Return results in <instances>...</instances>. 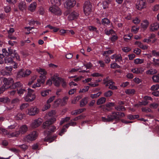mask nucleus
Listing matches in <instances>:
<instances>
[{"label":"nucleus","instance_id":"f257e3e1","mask_svg":"<svg viewBox=\"0 0 159 159\" xmlns=\"http://www.w3.org/2000/svg\"><path fill=\"white\" fill-rule=\"evenodd\" d=\"M38 136V133L36 131L30 132L29 134L25 136L24 140L27 142H30L35 140Z\"/></svg>","mask_w":159,"mask_h":159},{"label":"nucleus","instance_id":"f03ea898","mask_svg":"<svg viewBox=\"0 0 159 159\" xmlns=\"http://www.w3.org/2000/svg\"><path fill=\"white\" fill-rule=\"evenodd\" d=\"M2 82L3 84L2 86L7 89L12 88L13 83L14 81L11 78H4L3 79Z\"/></svg>","mask_w":159,"mask_h":159},{"label":"nucleus","instance_id":"7ed1b4c3","mask_svg":"<svg viewBox=\"0 0 159 159\" xmlns=\"http://www.w3.org/2000/svg\"><path fill=\"white\" fill-rule=\"evenodd\" d=\"M36 96L34 93V91L30 89H28L27 94L24 97V99L27 102H32L35 98Z\"/></svg>","mask_w":159,"mask_h":159},{"label":"nucleus","instance_id":"20e7f679","mask_svg":"<svg viewBox=\"0 0 159 159\" xmlns=\"http://www.w3.org/2000/svg\"><path fill=\"white\" fill-rule=\"evenodd\" d=\"M92 7L90 2L89 1L85 2L83 6L84 11L86 15H89L91 12Z\"/></svg>","mask_w":159,"mask_h":159},{"label":"nucleus","instance_id":"39448f33","mask_svg":"<svg viewBox=\"0 0 159 159\" xmlns=\"http://www.w3.org/2000/svg\"><path fill=\"white\" fill-rule=\"evenodd\" d=\"M39 112V109L36 107H32L27 109V114L30 116H34Z\"/></svg>","mask_w":159,"mask_h":159},{"label":"nucleus","instance_id":"423d86ee","mask_svg":"<svg viewBox=\"0 0 159 159\" xmlns=\"http://www.w3.org/2000/svg\"><path fill=\"white\" fill-rule=\"evenodd\" d=\"M147 4L146 0H139L136 4V8L139 10H141L146 7Z\"/></svg>","mask_w":159,"mask_h":159},{"label":"nucleus","instance_id":"0eeeda50","mask_svg":"<svg viewBox=\"0 0 159 159\" xmlns=\"http://www.w3.org/2000/svg\"><path fill=\"white\" fill-rule=\"evenodd\" d=\"M51 79L55 86L58 87L60 85L61 78L59 77V75L57 73L54 74L53 76L51 77Z\"/></svg>","mask_w":159,"mask_h":159},{"label":"nucleus","instance_id":"6e6552de","mask_svg":"<svg viewBox=\"0 0 159 159\" xmlns=\"http://www.w3.org/2000/svg\"><path fill=\"white\" fill-rule=\"evenodd\" d=\"M43 121L42 119L39 118H38L33 120L30 126L33 128H37L41 125Z\"/></svg>","mask_w":159,"mask_h":159},{"label":"nucleus","instance_id":"1a4fd4ad","mask_svg":"<svg viewBox=\"0 0 159 159\" xmlns=\"http://www.w3.org/2000/svg\"><path fill=\"white\" fill-rule=\"evenodd\" d=\"M49 10L51 13L56 15H61L62 13L59 8L55 5L50 6Z\"/></svg>","mask_w":159,"mask_h":159},{"label":"nucleus","instance_id":"9d476101","mask_svg":"<svg viewBox=\"0 0 159 159\" xmlns=\"http://www.w3.org/2000/svg\"><path fill=\"white\" fill-rule=\"evenodd\" d=\"M103 81H104L103 84L105 85L106 86H108V88L109 89L112 90H115L117 89V86L114 85L115 84V83L111 80H104Z\"/></svg>","mask_w":159,"mask_h":159},{"label":"nucleus","instance_id":"9b49d317","mask_svg":"<svg viewBox=\"0 0 159 159\" xmlns=\"http://www.w3.org/2000/svg\"><path fill=\"white\" fill-rule=\"evenodd\" d=\"M76 4V1L75 0H67L65 2L64 5L65 7L68 8L73 7Z\"/></svg>","mask_w":159,"mask_h":159},{"label":"nucleus","instance_id":"f8f14e48","mask_svg":"<svg viewBox=\"0 0 159 159\" xmlns=\"http://www.w3.org/2000/svg\"><path fill=\"white\" fill-rule=\"evenodd\" d=\"M79 16L78 12L77 11H74L70 13L69 15L68 18L69 20H72L77 19Z\"/></svg>","mask_w":159,"mask_h":159},{"label":"nucleus","instance_id":"ddd939ff","mask_svg":"<svg viewBox=\"0 0 159 159\" xmlns=\"http://www.w3.org/2000/svg\"><path fill=\"white\" fill-rule=\"evenodd\" d=\"M149 30L151 32H154L157 31L159 29V23L155 22L151 24L149 28Z\"/></svg>","mask_w":159,"mask_h":159},{"label":"nucleus","instance_id":"4468645a","mask_svg":"<svg viewBox=\"0 0 159 159\" xmlns=\"http://www.w3.org/2000/svg\"><path fill=\"white\" fill-rule=\"evenodd\" d=\"M119 112H112L111 114L108 115L109 120L110 121H113L114 120H118Z\"/></svg>","mask_w":159,"mask_h":159},{"label":"nucleus","instance_id":"2eb2a0df","mask_svg":"<svg viewBox=\"0 0 159 159\" xmlns=\"http://www.w3.org/2000/svg\"><path fill=\"white\" fill-rule=\"evenodd\" d=\"M56 120L55 118H52L50 119L47 120L45 122L43 123V127L44 129L46 128L47 126L52 124L54 123Z\"/></svg>","mask_w":159,"mask_h":159},{"label":"nucleus","instance_id":"dca6fc26","mask_svg":"<svg viewBox=\"0 0 159 159\" xmlns=\"http://www.w3.org/2000/svg\"><path fill=\"white\" fill-rule=\"evenodd\" d=\"M28 127L26 125H24L21 126L19 128L18 130L21 135L25 134L28 131Z\"/></svg>","mask_w":159,"mask_h":159},{"label":"nucleus","instance_id":"f3484780","mask_svg":"<svg viewBox=\"0 0 159 159\" xmlns=\"http://www.w3.org/2000/svg\"><path fill=\"white\" fill-rule=\"evenodd\" d=\"M21 135L18 130H15L11 132H8L7 134V136L9 138L18 137Z\"/></svg>","mask_w":159,"mask_h":159},{"label":"nucleus","instance_id":"a211bd4d","mask_svg":"<svg viewBox=\"0 0 159 159\" xmlns=\"http://www.w3.org/2000/svg\"><path fill=\"white\" fill-rule=\"evenodd\" d=\"M131 71L136 74H142L144 70L142 67L135 68L131 70Z\"/></svg>","mask_w":159,"mask_h":159},{"label":"nucleus","instance_id":"6ab92c4d","mask_svg":"<svg viewBox=\"0 0 159 159\" xmlns=\"http://www.w3.org/2000/svg\"><path fill=\"white\" fill-rule=\"evenodd\" d=\"M37 7V3L36 2L32 3L29 6L28 9L31 12H34L35 11Z\"/></svg>","mask_w":159,"mask_h":159},{"label":"nucleus","instance_id":"aec40b11","mask_svg":"<svg viewBox=\"0 0 159 159\" xmlns=\"http://www.w3.org/2000/svg\"><path fill=\"white\" fill-rule=\"evenodd\" d=\"M88 99V97H85L82 99L80 102V106L81 107L84 106L87 104Z\"/></svg>","mask_w":159,"mask_h":159},{"label":"nucleus","instance_id":"412c9836","mask_svg":"<svg viewBox=\"0 0 159 159\" xmlns=\"http://www.w3.org/2000/svg\"><path fill=\"white\" fill-rule=\"evenodd\" d=\"M23 84L20 82H17L13 83L12 88H17V89L23 87Z\"/></svg>","mask_w":159,"mask_h":159},{"label":"nucleus","instance_id":"4be33fe9","mask_svg":"<svg viewBox=\"0 0 159 159\" xmlns=\"http://www.w3.org/2000/svg\"><path fill=\"white\" fill-rule=\"evenodd\" d=\"M149 24V22L147 20H144L141 24V27L144 30H146L148 27Z\"/></svg>","mask_w":159,"mask_h":159},{"label":"nucleus","instance_id":"5701e85b","mask_svg":"<svg viewBox=\"0 0 159 159\" xmlns=\"http://www.w3.org/2000/svg\"><path fill=\"white\" fill-rule=\"evenodd\" d=\"M146 73L147 75H154L157 73V71L156 69H151L146 71Z\"/></svg>","mask_w":159,"mask_h":159},{"label":"nucleus","instance_id":"b1692460","mask_svg":"<svg viewBox=\"0 0 159 159\" xmlns=\"http://www.w3.org/2000/svg\"><path fill=\"white\" fill-rule=\"evenodd\" d=\"M36 71L40 74L42 75H46L47 74V72L44 69L41 68H37L36 69Z\"/></svg>","mask_w":159,"mask_h":159},{"label":"nucleus","instance_id":"393cba45","mask_svg":"<svg viewBox=\"0 0 159 159\" xmlns=\"http://www.w3.org/2000/svg\"><path fill=\"white\" fill-rule=\"evenodd\" d=\"M19 9L21 11H23L26 7L25 2H21L18 5Z\"/></svg>","mask_w":159,"mask_h":159},{"label":"nucleus","instance_id":"a878e982","mask_svg":"<svg viewBox=\"0 0 159 159\" xmlns=\"http://www.w3.org/2000/svg\"><path fill=\"white\" fill-rule=\"evenodd\" d=\"M105 33L106 35H113V34H116L115 32L112 29L108 30L106 29L105 30Z\"/></svg>","mask_w":159,"mask_h":159},{"label":"nucleus","instance_id":"bb28decb","mask_svg":"<svg viewBox=\"0 0 159 159\" xmlns=\"http://www.w3.org/2000/svg\"><path fill=\"white\" fill-rule=\"evenodd\" d=\"M106 101V98L104 97H102L99 99L97 102V104L98 105H101L104 103Z\"/></svg>","mask_w":159,"mask_h":159},{"label":"nucleus","instance_id":"cd10ccee","mask_svg":"<svg viewBox=\"0 0 159 159\" xmlns=\"http://www.w3.org/2000/svg\"><path fill=\"white\" fill-rule=\"evenodd\" d=\"M135 90L134 89H128L125 90V93L129 95H132L135 93Z\"/></svg>","mask_w":159,"mask_h":159},{"label":"nucleus","instance_id":"c85d7f7f","mask_svg":"<svg viewBox=\"0 0 159 159\" xmlns=\"http://www.w3.org/2000/svg\"><path fill=\"white\" fill-rule=\"evenodd\" d=\"M50 91L51 90H43L41 92V94L43 97H46L49 95Z\"/></svg>","mask_w":159,"mask_h":159},{"label":"nucleus","instance_id":"c756f323","mask_svg":"<svg viewBox=\"0 0 159 159\" xmlns=\"http://www.w3.org/2000/svg\"><path fill=\"white\" fill-rule=\"evenodd\" d=\"M24 117V114L21 113H19L15 116V118L16 120H21L23 119Z\"/></svg>","mask_w":159,"mask_h":159},{"label":"nucleus","instance_id":"7c9ffc66","mask_svg":"<svg viewBox=\"0 0 159 159\" xmlns=\"http://www.w3.org/2000/svg\"><path fill=\"white\" fill-rule=\"evenodd\" d=\"M152 79L153 81L155 83L159 82V74L154 75L152 77Z\"/></svg>","mask_w":159,"mask_h":159},{"label":"nucleus","instance_id":"2f4dec72","mask_svg":"<svg viewBox=\"0 0 159 159\" xmlns=\"http://www.w3.org/2000/svg\"><path fill=\"white\" fill-rule=\"evenodd\" d=\"M114 50H111L104 52L103 55L106 57H108L109 55H110L114 52Z\"/></svg>","mask_w":159,"mask_h":159},{"label":"nucleus","instance_id":"473e14b6","mask_svg":"<svg viewBox=\"0 0 159 159\" xmlns=\"http://www.w3.org/2000/svg\"><path fill=\"white\" fill-rule=\"evenodd\" d=\"M122 61V57L121 55L120 54H116L115 59V61L120 62Z\"/></svg>","mask_w":159,"mask_h":159},{"label":"nucleus","instance_id":"72a5a7b5","mask_svg":"<svg viewBox=\"0 0 159 159\" xmlns=\"http://www.w3.org/2000/svg\"><path fill=\"white\" fill-rule=\"evenodd\" d=\"M144 60L143 59H140L137 58L134 60V63L136 64H141L144 62Z\"/></svg>","mask_w":159,"mask_h":159},{"label":"nucleus","instance_id":"f704fd0d","mask_svg":"<svg viewBox=\"0 0 159 159\" xmlns=\"http://www.w3.org/2000/svg\"><path fill=\"white\" fill-rule=\"evenodd\" d=\"M17 93L19 95H22L24 93L26 92V90L24 88H23V87L17 89Z\"/></svg>","mask_w":159,"mask_h":159},{"label":"nucleus","instance_id":"c9c22d12","mask_svg":"<svg viewBox=\"0 0 159 159\" xmlns=\"http://www.w3.org/2000/svg\"><path fill=\"white\" fill-rule=\"evenodd\" d=\"M155 34H154L152 33L148 37V38L150 39L151 40L152 39H153L152 41V43H155L157 40V39L155 38Z\"/></svg>","mask_w":159,"mask_h":159},{"label":"nucleus","instance_id":"e433bc0d","mask_svg":"<svg viewBox=\"0 0 159 159\" xmlns=\"http://www.w3.org/2000/svg\"><path fill=\"white\" fill-rule=\"evenodd\" d=\"M17 75L19 77H25L24 70L21 69L17 73Z\"/></svg>","mask_w":159,"mask_h":159},{"label":"nucleus","instance_id":"4c0bfd02","mask_svg":"<svg viewBox=\"0 0 159 159\" xmlns=\"http://www.w3.org/2000/svg\"><path fill=\"white\" fill-rule=\"evenodd\" d=\"M115 109L117 111H124L126 110V109L124 106L119 105L115 107Z\"/></svg>","mask_w":159,"mask_h":159},{"label":"nucleus","instance_id":"58836bf2","mask_svg":"<svg viewBox=\"0 0 159 159\" xmlns=\"http://www.w3.org/2000/svg\"><path fill=\"white\" fill-rule=\"evenodd\" d=\"M110 67L112 69H115L116 68H120V66L116 62H114L111 64Z\"/></svg>","mask_w":159,"mask_h":159},{"label":"nucleus","instance_id":"ea45409f","mask_svg":"<svg viewBox=\"0 0 159 159\" xmlns=\"http://www.w3.org/2000/svg\"><path fill=\"white\" fill-rule=\"evenodd\" d=\"M89 87L88 86H85L82 89H80L79 91L80 93H85L87 92L89 89Z\"/></svg>","mask_w":159,"mask_h":159},{"label":"nucleus","instance_id":"a19ab883","mask_svg":"<svg viewBox=\"0 0 159 159\" xmlns=\"http://www.w3.org/2000/svg\"><path fill=\"white\" fill-rule=\"evenodd\" d=\"M139 29V26H132L131 30L134 33L136 34L138 32Z\"/></svg>","mask_w":159,"mask_h":159},{"label":"nucleus","instance_id":"79ce46f5","mask_svg":"<svg viewBox=\"0 0 159 159\" xmlns=\"http://www.w3.org/2000/svg\"><path fill=\"white\" fill-rule=\"evenodd\" d=\"M70 119V117H66L65 118H62L60 122V125H61L65 122L68 121Z\"/></svg>","mask_w":159,"mask_h":159},{"label":"nucleus","instance_id":"37998d69","mask_svg":"<svg viewBox=\"0 0 159 159\" xmlns=\"http://www.w3.org/2000/svg\"><path fill=\"white\" fill-rule=\"evenodd\" d=\"M5 62L7 64L13 62V58L11 57H6L5 58Z\"/></svg>","mask_w":159,"mask_h":159},{"label":"nucleus","instance_id":"c03bdc74","mask_svg":"<svg viewBox=\"0 0 159 159\" xmlns=\"http://www.w3.org/2000/svg\"><path fill=\"white\" fill-rule=\"evenodd\" d=\"M56 136H54L53 137L51 138H48V137H46L44 138V141L48 142L49 143H51L55 139Z\"/></svg>","mask_w":159,"mask_h":159},{"label":"nucleus","instance_id":"a18cd8bd","mask_svg":"<svg viewBox=\"0 0 159 159\" xmlns=\"http://www.w3.org/2000/svg\"><path fill=\"white\" fill-rule=\"evenodd\" d=\"M102 93L101 92H99L96 94H91L90 95L91 98H95L98 97Z\"/></svg>","mask_w":159,"mask_h":159},{"label":"nucleus","instance_id":"49530a36","mask_svg":"<svg viewBox=\"0 0 159 159\" xmlns=\"http://www.w3.org/2000/svg\"><path fill=\"white\" fill-rule=\"evenodd\" d=\"M112 94V92L111 90H109L104 93V95L105 97H108L111 96Z\"/></svg>","mask_w":159,"mask_h":159},{"label":"nucleus","instance_id":"de8ad7c7","mask_svg":"<svg viewBox=\"0 0 159 159\" xmlns=\"http://www.w3.org/2000/svg\"><path fill=\"white\" fill-rule=\"evenodd\" d=\"M102 23L104 25H108L110 23V21L107 18H104L102 20Z\"/></svg>","mask_w":159,"mask_h":159},{"label":"nucleus","instance_id":"09e8293b","mask_svg":"<svg viewBox=\"0 0 159 159\" xmlns=\"http://www.w3.org/2000/svg\"><path fill=\"white\" fill-rule=\"evenodd\" d=\"M50 1L53 5H60L61 4V0H50Z\"/></svg>","mask_w":159,"mask_h":159},{"label":"nucleus","instance_id":"8fccbe9b","mask_svg":"<svg viewBox=\"0 0 159 159\" xmlns=\"http://www.w3.org/2000/svg\"><path fill=\"white\" fill-rule=\"evenodd\" d=\"M81 98V97L80 96H78L75 97L74 99L72 100L71 103L72 104H75L76 102L79 101V100Z\"/></svg>","mask_w":159,"mask_h":159},{"label":"nucleus","instance_id":"3c124183","mask_svg":"<svg viewBox=\"0 0 159 159\" xmlns=\"http://www.w3.org/2000/svg\"><path fill=\"white\" fill-rule=\"evenodd\" d=\"M122 51L125 52H127L131 50V48L129 47H125L122 48Z\"/></svg>","mask_w":159,"mask_h":159},{"label":"nucleus","instance_id":"603ef678","mask_svg":"<svg viewBox=\"0 0 159 159\" xmlns=\"http://www.w3.org/2000/svg\"><path fill=\"white\" fill-rule=\"evenodd\" d=\"M131 34L125 35L124 36V39L125 41L128 42L131 38Z\"/></svg>","mask_w":159,"mask_h":159},{"label":"nucleus","instance_id":"864d4df0","mask_svg":"<svg viewBox=\"0 0 159 159\" xmlns=\"http://www.w3.org/2000/svg\"><path fill=\"white\" fill-rule=\"evenodd\" d=\"M10 101V99L7 97L2 98H0V102L4 103H7Z\"/></svg>","mask_w":159,"mask_h":159},{"label":"nucleus","instance_id":"5fc2aeb1","mask_svg":"<svg viewBox=\"0 0 159 159\" xmlns=\"http://www.w3.org/2000/svg\"><path fill=\"white\" fill-rule=\"evenodd\" d=\"M51 107V105L49 103H47L42 109L43 111H44L49 109Z\"/></svg>","mask_w":159,"mask_h":159},{"label":"nucleus","instance_id":"6e6d98bb","mask_svg":"<svg viewBox=\"0 0 159 159\" xmlns=\"http://www.w3.org/2000/svg\"><path fill=\"white\" fill-rule=\"evenodd\" d=\"M103 75L102 74H100L98 73L95 72L93 73H92L91 74V76L93 77H98L99 76H103Z\"/></svg>","mask_w":159,"mask_h":159},{"label":"nucleus","instance_id":"4d7b16f0","mask_svg":"<svg viewBox=\"0 0 159 159\" xmlns=\"http://www.w3.org/2000/svg\"><path fill=\"white\" fill-rule=\"evenodd\" d=\"M39 14L43 15L45 12V10L42 7H40L38 11Z\"/></svg>","mask_w":159,"mask_h":159},{"label":"nucleus","instance_id":"13d9d810","mask_svg":"<svg viewBox=\"0 0 159 159\" xmlns=\"http://www.w3.org/2000/svg\"><path fill=\"white\" fill-rule=\"evenodd\" d=\"M110 2V1H108V2L107 1H104L103 2L102 6L104 9H106L108 7L109 3Z\"/></svg>","mask_w":159,"mask_h":159},{"label":"nucleus","instance_id":"bf43d9fd","mask_svg":"<svg viewBox=\"0 0 159 159\" xmlns=\"http://www.w3.org/2000/svg\"><path fill=\"white\" fill-rule=\"evenodd\" d=\"M159 89V85L158 84L153 85L151 88V90L152 91L157 90Z\"/></svg>","mask_w":159,"mask_h":159},{"label":"nucleus","instance_id":"052dcab7","mask_svg":"<svg viewBox=\"0 0 159 159\" xmlns=\"http://www.w3.org/2000/svg\"><path fill=\"white\" fill-rule=\"evenodd\" d=\"M84 118V116L82 115H80L79 116H78L77 117H76L75 118H74L72 119L71 120V121H72V120L75 121H77L79 120L82 119Z\"/></svg>","mask_w":159,"mask_h":159},{"label":"nucleus","instance_id":"680f3d73","mask_svg":"<svg viewBox=\"0 0 159 159\" xmlns=\"http://www.w3.org/2000/svg\"><path fill=\"white\" fill-rule=\"evenodd\" d=\"M24 72L25 77L29 76L31 73V71L28 69H26L25 70H24Z\"/></svg>","mask_w":159,"mask_h":159},{"label":"nucleus","instance_id":"e2e57ef3","mask_svg":"<svg viewBox=\"0 0 159 159\" xmlns=\"http://www.w3.org/2000/svg\"><path fill=\"white\" fill-rule=\"evenodd\" d=\"M61 84L62 86L63 87H66L67 84V83L66 82L64 79L61 78Z\"/></svg>","mask_w":159,"mask_h":159},{"label":"nucleus","instance_id":"0e129e2a","mask_svg":"<svg viewBox=\"0 0 159 159\" xmlns=\"http://www.w3.org/2000/svg\"><path fill=\"white\" fill-rule=\"evenodd\" d=\"M43 77L42 76H39V78L37 80V82L40 84H44L45 82V80L43 79H42Z\"/></svg>","mask_w":159,"mask_h":159},{"label":"nucleus","instance_id":"69168bd1","mask_svg":"<svg viewBox=\"0 0 159 159\" xmlns=\"http://www.w3.org/2000/svg\"><path fill=\"white\" fill-rule=\"evenodd\" d=\"M68 98H69L68 97L65 96L63 98L62 103V104L63 105H64L66 104V102Z\"/></svg>","mask_w":159,"mask_h":159},{"label":"nucleus","instance_id":"338daca9","mask_svg":"<svg viewBox=\"0 0 159 159\" xmlns=\"http://www.w3.org/2000/svg\"><path fill=\"white\" fill-rule=\"evenodd\" d=\"M55 97V96H53L52 97H50L47 100V103H49L50 104V103L51 102L54 100Z\"/></svg>","mask_w":159,"mask_h":159},{"label":"nucleus","instance_id":"774afa93","mask_svg":"<svg viewBox=\"0 0 159 159\" xmlns=\"http://www.w3.org/2000/svg\"><path fill=\"white\" fill-rule=\"evenodd\" d=\"M29 106L28 103H23L20 107V108L21 110L25 108H27Z\"/></svg>","mask_w":159,"mask_h":159}]
</instances>
